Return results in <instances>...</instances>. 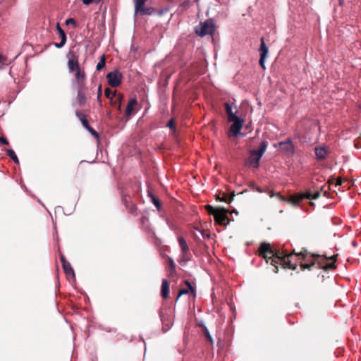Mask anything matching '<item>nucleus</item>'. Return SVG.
<instances>
[{
  "instance_id": "79ce46f5",
  "label": "nucleus",
  "mask_w": 361,
  "mask_h": 361,
  "mask_svg": "<svg viewBox=\"0 0 361 361\" xmlns=\"http://www.w3.org/2000/svg\"><path fill=\"white\" fill-rule=\"evenodd\" d=\"M60 259H61V263H62V265H63V264H66V263H68V262H67V261H66V258H65L64 255H62V254H61V256H60Z\"/></svg>"
},
{
  "instance_id": "4468645a",
  "label": "nucleus",
  "mask_w": 361,
  "mask_h": 361,
  "mask_svg": "<svg viewBox=\"0 0 361 361\" xmlns=\"http://www.w3.org/2000/svg\"><path fill=\"white\" fill-rule=\"evenodd\" d=\"M56 30L61 37L60 43H55L54 45L57 48H61L63 47L66 42V35L65 32L62 30L59 23H56Z\"/></svg>"
},
{
  "instance_id": "0eeeda50",
  "label": "nucleus",
  "mask_w": 361,
  "mask_h": 361,
  "mask_svg": "<svg viewBox=\"0 0 361 361\" xmlns=\"http://www.w3.org/2000/svg\"><path fill=\"white\" fill-rule=\"evenodd\" d=\"M77 96L75 102L73 103V106H78L79 107L84 106L87 103V87H77Z\"/></svg>"
},
{
  "instance_id": "8fccbe9b",
  "label": "nucleus",
  "mask_w": 361,
  "mask_h": 361,
  "mask_svg": "<svg viewBox=\"0 0 361 361\" xmlns=\"http://www.w3.org/2000/svg\"><path fill=\"white\" fill-rule=\"evenodd\" d=\"M188 3H189V1H188V2H187V4H186L185 2H184L183 4H181L182 8H183V7H186V6H188Z\"/></svg>"
},
{
  "instance_id": "c03bdc74",
  "label": "nucleus",
  "mask_w": 361,
  "mask_h": 361,
  "mask_svg": "<svg viewBox=\"0 0 361 361\" xmlns=\"http://www.w3.org/2000/svg\"><path fill=\"white\" fill-rule=\"evenodd\" d=\"M253 188L255 190H256V191H257L258 192H263V190L259 187H258V186L253 185Z\"/></svg>"
},
{
  "instance_id": "dca6fc26",
  "label": "nucleus",
  "mask_w": 361,
  "mask_h": 361,
  "mask_svg": "<svg viewBox=\"0 0 361 361\" xmlns=\"http://www.w3.org/2000/svg\"><path fill=\"white\" fill-rule=\"evenodd\" d=\"M192 254L189 252L186 243L182 239V262L190 260Z\"/></svg>"
},
{
  "instance_id": "f03ea898",
  "label": "nucleus",
  "mask_w": 361,
  "mask_h": 361,
  "mask_svg": "<svg viewBox=\"0 0 361 361\" xmlns=\"http://www.w3.org/2000/svg\"><path fill=\"white\" fill-rule=\"evenodd\" d=\"M290 254L293 255V261L296 262L298 265V261H300V265L302 270L305 269H310L313 267L316 262L318 263L319 267L325 269H335V262L336 260L337 255H334L329 258L322 257L319 255H314L307 253L306 251H302L298 254L293 251Z\"/></svg>"
},
{
  "instance_id": "39448f33",
  "label": "nucleus",
  "mask_w": 361,
  "mask_h": 361,
  "mask_svg": "<svg viewBox=\"0 0 361 361\" xmlns=\"http://www.w3.org/2000/svg\"><path fill=\"white\" fill-rule=\"evenodd\" d=\"M195 32L200 37H203L207 35H213L214 32V24L213 21L208 20L200 23L195 27Z\"/></svg>"
},
{
  "instance_id": "72a5a7b5",
  "label": "nucleus",
  "mask_w": 361,
  "mask_h": 361,
  "mask_svg": "<svg viewBox=\"0 0 361 361\" xmlns=\"http://www.w3.org/2000/svg\"><path fill=\"white\" fill-rule=\"evenodd\" d=\"M122 202H123L126 207H128V205L132 203L130 196L126 195H123Z\"/></svg>"
},
{
  "instance_id": "5fc2aeb1",
  "label": "nucleus",
  "mask_w": 361,
  "mask_h": 361,
  "mask_svg": "<svg viewBox=\"0 0 361 361\" xmlns=\"http://www.w3.org/2000/svg\"><path fill=\"white\" fill-rule=\"evenodd\" d=\"M355 147H357V148L358 147V145H357V142H355Z\"/></svg>"
},
{
  "instance_id": "412c9836",
  "label": "nucleus",
  "mask_w": 361,
  "mask_h": 361,
  "mask_svg": "<svg viewBox=\"0 0 361 361\" xmlns=\"http://www.w3.org/2000/svg\"><path fill=\"white\" fill-rule=\"evenodd\" d=\"M233 194H232L231 195H228L227 194L223 192L221 195L220 194L218 196H216V200L220 202H224L226 203H230L233 199Z\"/></svg>"
},
{
  "instance_id": "a211bd4d",
  "label": "nucleus",
  "mask_w": 361,
  "mask_h": 361,
  "mask_svg": "<svg viewBox=\"0 0 361 361\" xmlns=\"http://www.w3.org/2000/svg\"><path fill=\"white\" fill-rule=\"evenodd\" d=\"M226 111L228 116V122H231L233 119H235L238 116L235 115L236 111H233V106L228 103L225 104Z\"/></svg>"
},
{
  "instance_id": "7ed1b4c3",
  "label": "nucleus",
  "mask_w": 361,
  "mask_h": 361,
  "mask_svg": "<svg viewBox=\"0 0 361 361\" xmlns=\"http://www.w3.org/2000/svg\"><path fill=\"white\" fill-rule=\"evenodd\" d=\"M267 145V142L263 141L260 143L258 149L251 151L249 157L245 161V164L250 167L258 168L259 166V161L265 152Z\"/></svg>"
},
{
  "instance_id": "2eb2a0df",
  "label": "nucleus",
  "mask_w": 361,
  "mask_h": 361,
  "mask_svg": "<svg viewBox=\"0 0 361 361\" xmlns=\"http://www.w3.org/2000/svg\"><path fill=\"white\" fill-rule=\"evenodd\" d=\"M68 68L69 72L77 71L80 69L79 66L78 57L75 55H73L71 59H69L68 61Z\"/></svg>"
},
{
  "instance_id": "4c0bfd02",
  "label": "nucleus",
  "mask_w": 361,
  "mask_h": 361,
  "mask_svg": "<svg viewBox=\"0 0 361 361\" xmlns=\"http://www.w3.org/2000/svg\"><path fill=\"white\" fill-rule=\"evenodd\" d=\"M200 232L204 238H210V233L208 231H202Z\"/></svg>"
},
{
  "instance_id": "58836bf2",
  "label": "nucleus",
  "mask_w": 361,
  "mask_h": 361,
  "mask_svg": "<svg viewBox=\"0 0 361 361\" xmlns=\"http://www.w3.org/2000/svg\"><path fill=\"white\" fill-rule=\"evenodd\" d=\"M204 335L206 336V337L207 338V339L209 340L210 342H212L213 341L212 338L210 336L209 331L207 330V329L206 327L204 329Z\"/></svg>"
},
{
  "instance_id": "f3484780",
  "label": "nucleus",
  "mask_w": 361,
  "mask_h": 361,
  "mask_svg": "<svg viewBox=\"0 0 361 361\" xmlns=\"http://www.w3.org/2000/svg\"><path fill=\"white\" fill-rule=\"evenodd\" d=\"M328 152V149L325 147H319L315 148V154L317 159L323 160L326 159Z\"/></svg>"
},
{
  "instance_id": "6e6552de",
  "label": "nucleus",
  "mask_w": 361,
  "mask_h": 361,
  "mask_svg": "<svg viewBox=\"0 0 361 361\" xmlns=\"http://www.w3.org/2000/svg\"><path fill=\"white\" fill-rule=\"evenodd\" d=\"M106 78L111 87H116L121 84L123 75L118 71H114L109 73L106 75Z\"/></svg>"
},
{
  "instance_id": "5701e85b",
  "label": "nucleus",
  "mask_w": 361,
  "mask_h": 361,
  "mask_svg": "<svg viewBox=\"0 0 361 361\" xmlns=\"http://www.w3.org/2000/svg\"><path fill=\"white\" fill-rule=\"evenodd\" d=\"M62 267H63V269L65 274L67 276H73V277L75 276L74 270L72 268V267H71V264L69 262L66 263L65 264H63Z\"/></svg>"
},
{
  "instance_id": "49530a36",
  "label": "nucleus",
  "mask_w": 361,
  "mask_h": 361,
  "mask_svg": "<svg viewBox=\"0 0 361 361\" xmlns=\"http://www.w3.org/2000/svg\"><path fill=\"white\" fill-rule=\"evenodd\" d=\"M89 132L92 129V128L89 125V123L86 126H84Z\"/></svg>"
},
{
  "instance_id": "f257e3e1",
  "label": "nucleus",
  "mask_w": 361,
  "mask_h": 361,
  "mask_svg": "<svg viewBox=\"0 0 361 361\" xmlns=\"http://www.w3.org/2000/svg\"><path fill=\"white\" fill-rule=\"evenodd\" d=\"M258 255L269 263L274 267V271H278V265H281L283 268L295 270L296 269V262L293 261L292 254H283L279 250L273 249L269 243H262L258 249Z\"/></svg>"
},
{
  "instance_id": "bb28decb",
  "label": "nucleus",
  "mask_w": 361,
  "mask_h": 361,
  "mask_svg": "<svg viewBox=\"0 0 361 361\" xmlns=\"http://www.w3.org/2000/svg\"><path fill=\"white\" fill-rule=\"evenodd\" d=\"M75 116L80 119L83 126H86L88 123V121L86 119L85 114L81 111L77 110L75 111Z\"/></svg>"
},
{
  "instance_id": "9b49d317",
  "label": "nucleus",
  "mask_w": 361,
  "mask_h": 361,
  "mask_svg": "<svg viewBox=\"0 0 361 361\" xmlns=\"http://www.w3.org/2000/svg\"><path fill=\"white\" fill-rule=\"evenodd\" d=\"M147 0H134L135 3V14L140 13L141 15L151 14L150 8L145 6Z\"/></svg>"
},
{
  "instance_id": "6ab92c4d",
  "label": "nucleus",
  "mask_w": 361,
  "mask_h": 361,
  "mask_svg": "<svg viewBox=\"0 0 361 361\" xmlns=\"http://www.w3.org/2000/svg\"><path fill=\"white\" fill-rule=\"evenodd\" d=\"M161 295L164 298L166 299L169 295V284L166 279L162 280L161 283Z\"/></svg>"
},
{
  "instance_id": "ea45409f",
  "label": "nucleus",
  "mask_w": 361,
  "mask_h": 361,
  "mask_svg": "<svg viewBox=\"0 0 361 361\" xmlns=\"http://www.w3.org/2000/svg\"><path fill=\"white\" fill-rule=\"evenodd\" d=\"M6 61V59L4 56H3L1 54H0V69H2V68H3L2 66L4 64Z\"/></svg>"
},
{
  "instance_id": "e433bc0d",
  "label": "nucleus",
  "mask_w": 361,
  "mask_h": 361,
  "mask_svg": "<svg viewBox=\"0 0 361 361\" xmlns=\"http://www.w3.org/2000/svg\"><path fill=\"white\" fill-rule=\"evenodd\" d=\"M101 97H102V85H99L98 87L97 92V101L101 104Z\"/></svg>"
},
{
  "instance_id": "1a4fd4ad",
  "label": "nucleus",
  "mask_w": 361,
  "mask_h": 361,
  "mask_svg": "<svg viewBox=\"0 0 361 361\" xmlns=\"http://www.w3.org/2000/svg\"><path fill=\"white\" fill-rule=\"evenodd\" d=\"M182 295L188 294L192 299L196 295V287L193 281L189 280H185L182 282Z\"/></svg>"
},
{
  "instance_id": "9d476101",
  "label": "nucleus",
  "mask_w": 361,
  "mask_h": 361,
  "mask_svg": "<svg viewBox=\"0 0 361 361\" xmlns=\"http://www.w3.org/2000/svg\"><path fill=\"white\" fill-rule=\"evenodd\" d=\"M231 122L233 123L230 126L228 136L237 137L240 133L244 121L242 118L237 117L235 119H233Z\"/></svg>"
},
{
  "instance_id": "c756f323",
  "label": "nucleus",
  "mask_w": 361,
  "mask_h": 361,
  "mask_svg": "<svg viewBox=\"0 0 361 361\" xmlns=\"http://www.w3.org/2000/svg\"><path fill=\"white\" fill-rule=\"evenodd\" d=\"M6 154L16 164L19 163L18 157L13 149H7Z\"/></svg>"
},
{
  "instance_id": "37998d69",
  "label": "nucleus",
  "mask_w": 361,
  "mask_h": 361,
  "mask_svg": "<svg viewBox=\"0 0 361 361\" xmlns=\"http://www.w3.org/2000/svg\"><path fill=\"white\" fill-rule=\"evenodd\" d=\"M342 183V179L341 178H338L336 180V186L341 185Z\"/></svg>"
},
{
  "instance_id": "7c9ffc66",
  "label": "nucleus",
  "mask_w": 361,
  "mask_h": 361,
  "mask_svg": "<svg viewBox=\"0 0 361 361\" xmlns=\"http://www.w3.org/2000/svg\"><path fill=\"white\" fill-rule=\"evenodd\" d=\"M116 92L114 91L113 92L111 89L109 88H106L105 90H104V94L105 96L109 99L111 100V102H112V99H114V97L116 96Z\"/></svg>"
},
{
  "instance_id": "603ef678",
  "label": "nucleus",
  "mask_w": 361,
  "mask_h": 361,
  "mask_svg": "<svg viewBox=\"0 0 361 361\" xmlns=\"http://www.w3.org/2000/svg\"><path fill=\"white\" fill-rule=\"evenodd\" d=\"M333 182H334V180H328V183H329V185L332 184V183H333Z\"/></svg>"
},
{
  "instance_id": "a878e982",
  "label": "nucleus",
  "mask_w": 361,
  "mask_h": 361,
  "mask_svg": "<svg viewBox=\"0 0 361 361\" xmlns=\"http://www.w3.org/2000/svg\"><path fill=\"white\" fill-rule=\"evenodd\" d=\"M169 276L171 277L175 271V263L171 258H168Z\"/></svg>"
},
{
  "instance_id": "ddd939ff",
  "label": "nucleus",
  "mask_w": 361,
  "mask_h": 361,
  "mask_svg": "<svg viewBox=\"0 0 361 361\" xmlns=\"http://www.w3.org/2000/svg\"><path fill=\"white\" fill-rule=\"evenodd\" d=\"M85 80H86V75H85V73L84 72V71L81 70V68H80V70H78L77 71H75V84L76 85V87L86 86Z\"/></svg>"
},
{
  "instance_id": "de8ad7c7",
  "label": "nucleus",
  "mask_w": 361,
  "mask_h": 361,
  "mask_svg": "<svg viewBox=\"0 0 361 361\" xmlns=\"http://www.w3.org/2000/svg\"><path fill=\"white\" fill-rule=\"evenodd\" d=\"M182 296V294H180V289H178L177 290V300Z\"/></svg>"
},
{
  "instance_id": "f8f14e48",
  "label": "nucleus",
  "mask_w": 361,
  "mask_h": 361,
  "mask_svg": "<svg viewBox=\"0 0 361 361\" xmlns=\"http://www.w3.org/2000/svg\"><path fill=\"white\" fill-rule=\"evenodd\" d=\"M260 52V59L259 61V63L260 66L264 70L265 67V59L268 54V48L265 44L264 39L263 37L261 38V44L259 49Z\"/></svg>"
},
{
  "instance_id": "f704fd0d",
  "label": "nucleus",
  "mask_w": 361,
  "mask_h": 361,
  "mask_svg": "<svg viewBox=\"0 0 361 361\" xmlns=\"http://www.w3.org/2000/svg\"><path fill=\"white\" fill-rule=\"evenodd\" d=\"M66 25L72 24L74 27H76V25H77L76 21L73 18H68L66 20Z\"/></svg>"
},
{
  "instance_id": "b1692460",
  "label": "nucleus",
  "mask_w": 361,
  "mask_h": 361,
  "mask_svg": "<svg viewBox=\"0 0 361 361\" xmlns=\"http://www.w3.org/2000/svg\"><path fill=\"white\" fill-rule=\"evenodd\" d=\"M171 130V134L174 137L177 136V130L176 129L175 120L173 118H171L167 123L166 126Z\"/></svg>"
},
{
  "instance_id": "c9c22d12",
  "label": "nucleus",
  "mask_w": 361,
  "mask_h": 361,
  "mask_svg": "<svg viewBox=\"0 0 361 361\" xmlns=\"http://www.w3.org/2000/svg\"><path fill=\"white\" fill-rule=\"evenodd\" d=\"M0 145H8L9 142L6 137L0 136Z\"/></svg>"
},
{
  "instance_id": "aec40b11",
  "label": "nucleus",
  "mask_w": 361,
  "mask_h": 361,
  "mask_svg": "<svg viewBox=\"0 0 361 361\" xmlns=\"http://www.w3.org/2000/svg\"><path fill=\"white\" fill-rule=\"evenodd\" d=\"M137 103V102L135 98L130 99V101L128 102V104L126 106V116H131V114L133 111L134 106L136 105Z\"/></svg>"
},
{
  "instance_id": "c85d7f7f",
  "label": "nucleus",
  "mask_w": 361,
  "mask_h": 361,
  "mask_svg": "<svg viewBox=\"0 0 361 361\" xmlns=\"http://www.w3.org/2000/svg\"><path fill=\"white\" fill-rule=\"evenodd\" d=\"M123 98V94H119L117 97V99L116 100H114L112 99V102H111V104L112 106H116L118 105V109L120 110L121 109V101Z\"/></svg>"
},
{
  "instance_id": "4be33fe9",
  "label": "nucleus",
  "mask_w": 361,
  "mask_h": 361,
  "mask_svg": "<svg viewBox=\"0 0 361 361\" xmlns=\"http://www.w3.org/2000/svg\"><path fill=\"white\" fill-rule=\"evenodd\" d=\"M148 195L151 199L152 202L155 205L158 210H160L161 208V202L159 198L155 196L151 191H148Z\"/></svg>"
},
{
  "instance_id": "cd10ccee",
  "label": "nucleus",
  "mask_w": 361,
  "mask_h": 361,
  "mask_svg": "<svg viewBox=\"0 0 361 361\" xmlns=\"http://www.w3.org/2000/svg\"><path fill=\"white\" fill-rule=\"evenodd\" d=\"M267 193L270 197H276L281 202H286L288 199L282 196L280 193H275L273 190H268Z\"/></svg>"
},
{
  "instance_id": "20e7f679",
  "label": "nucleus",
  "mask_w": 361,
  "mask_h": 361,
  "mask_svg": "<svg viewBox=\"0 0 361 361\" xmlns=\"http://www.w3.org/2000/svg\"><path fill=\"white\" fill-rule=\"evenodd\" d=\"M204 208L209 214L214 216L216 224L219 225H226L228 223L227 209L220 207H213L210 204L205 205Z\"/></svg>"
},
{
  "instance_id": "473e14b6",
  "label": "nucleus",
  "mask_w": 361,
  "mask_h": 361,
  "mask_svg": "<svg viewBox=\"0 0 361 361\" xmlns=\"http://www.w3.org/2000/svg\"><path fill=\"white\" fill-rule=\"evenodd\" d=\"M106 59L104 56H102L99 63L97 65V70L100 71L105 66Z\"/></svg>"
},
{
  "instance_id": "864d4df0",
  "label": "nucleus",
  "mask_w": 361,
  "mask_h": 361,
  "mask_svg": "<svg viewBox=\"0 0 361 361\" xmlns=\"http://www.w3.org/2000/svg\"><path fill=\"white\" fill-rule=\"evenodd\" d=\"M339 4H340V5H343V0H340Z\"/></svg>"
},
{
  "instance_id": "09e8293b",
  "label": "nucleus",
  "mask_w": 361,
  "mask_h": 361,
  "mask_svg": "<svg viewBox=\"0 0 361 361\" xmlns=\"http://www.w3.org/2000/svg\"><path fill=\"white\" fill-rule=\"evenodd\" d=\"M182 296V294H180V289H178L177 290V300Z\"/></svg>"
},
{
  "instance_id": "6e6d98bb",
  "label": "nucleus",
  "mask_w": 361,
  "mask_h": 361,
  "mask_svg": "<svg viewBox=\"0 0 361 361\" xmlns=\"http://www.w3.org/2000/svg\"><path fill=\"white\" fill-rule=\"evenodd\" d=\"M324 195L326 194V190H324Z\"/></svg>"
},
{
  "instance_id": "3c124183",
  "label": "nucleus",
  "mask_w": 361,
  "mask_h": 361,
  "mask_svg": "<svg viewBox=\"0 0 361 361\" xmlns=\"http://www.w3.org/2000/svg\"><path fill=\"white\" fill-rule=\"evenodd\" d=\"M177 240L178 243L180 245V235L178 236Z\"/></svg>"
},
{
  "instance_id": "393cba45",
  "label": "nucleus",
  "mask_w": 361,
  "mask_h": 361,
  "mask_svg": "<svg viewBox=\"0 0 361 361\" xmlns=\"http://www.w3.org/2000/svg\"><path fill=\"white\" fill-rule=\"evenodd\" d=\"M280 145H284L285 147H284V149L286 151V152H293L294 151V147H293V145L291 142L290 140H287L284 142H281L280 143Z\"/></svg>"
},
{
  "instance_id": "a19ab883",
  "label": "nucleus",
  "mask_w": 361,
  "mask_h": 361,
  "mask_svg": "<svg viewBox=\"0 0 361 361\" xmlns=\"http://www.w3.org/2000/svg\"><path fill=\"white\" fill-rule=\"evenodd\" d=\"M90 133L96 138H99V134L97 133V132L94 130V129H91V130L90 131Z\"/></svg>"
},
{
  "instance_id": "2f4dec72",
  "label": "nucleus",
  "mask_w": 361,
  "mask_h": 361,
  "mask_svg": "<svg viewBox=\"0 0 361 361\" xmlns=\"http://www.w3.org/2000/svg\"><path fill=\"white\" fill-rule=\"evenodd\" d=\"M126 208L128 209V212H130V214L135 216L138 214L137 207L134 203L132 202L130 204L128 205V207Z\"/></svg>"
},
{
  "instance_id": "423d86ee",
  "label": "nucleus",
  "mask_w": 361,
  "mask_h": 361,
  "mask_svg": "<svg viewBox=\"0 0 361 361\" xmlns=\"http://www.w3.org/2000/svg\"><path fill=\"white\" fill-rule=\"evenodd\" d=\"M320 195V192L317 191L314 193H312L311 192H307L305 193H300L296 195H293L290 198H288V200H287L288 203H290L292 204H298L301 200H302L304 198L307 199H317Z\"/></svg>"
},
{
  "instance_id": "a18cd8bd",
  "label": "nucleus",
  "mask_w": 361,
  "mask_h": 361,
  "mask_svg": "<svg viewBox=\"0 0 361 361\" xmlns=\"http://www.w3.org/2000/svg\"><path fill=\"white\" fill-rule=\"evenodd\" d=\"M89 132L92 129V128L89 125V123L86 126H84Z\"/></svg>"
}]
</instances>
